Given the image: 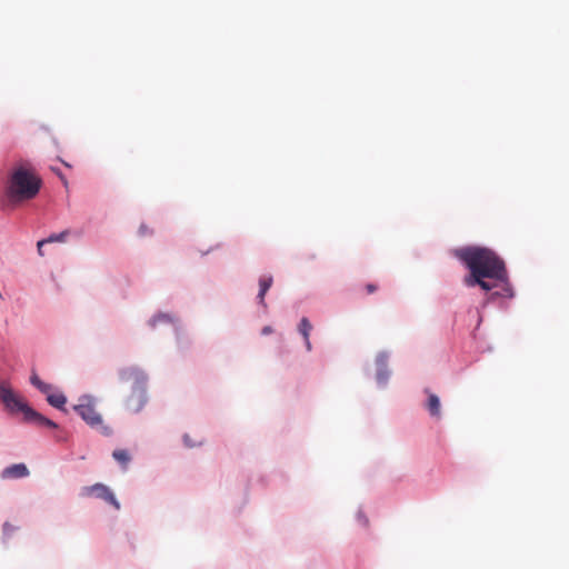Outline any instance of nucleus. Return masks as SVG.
I'll use <instances>...</instances> for the list:
<instances>
[{
  "mask_svg": "<svg viewBox=\"0 0 569 569\" xmlns=\"http://www.w3.org/2000/svg\"><path fill=\"white\" fill-rule=\"evenodd\" d=\"M456 256L470 270V274L463 280L466 287L479 286L483 291H490L492 286L485 279H496L506 283L505 296L512 297L511 288L507 282L506 263L495 251L485 247H465L457 250Z\"/></svg>",
  "mask_w": 569,
  "mask_h": 569,
  "instance_id": "nucleus-1",
  "label": "nucleus"
},
{
  "mask_svg": "<svg viewBox=\"0 0 569 569\" xmlns=\"http://www.w3.org/2000/svg\"><path fill=\"white\" fill-rule=\"evenodd\" d=\"M40 187V177L30 167L20 166L12 170L6 194L12 202L31 200L39 193Z\"/></svg>",
  "mask_w": 569,
  "mask_h": 569,
  "instance_id": "nucleus-2",
  "label": "nucleus"
},
{
  "mask_svg": "<svg viewBox=\"0 0 569 569\" xmlns=\"http://www.w3.org/2000/svg\"><path fill=\"white\" fill-rule=\"evenodd\" d=\"M0 400L6 410L11 413H22L23 420L46 426L51 429L57 428V423L44 416L37 412L22 399L21 396L16 395L12 389L0 385Z\"/></svg>",
  "mask_w": 569,
  "mask_h": 569,
  "instance_id": "nucleus-3",
  "label": "nucleus"
},
{
  "mask_svg": "<svg viewBox=\"0 0 569 569\" xmlns=\"http://www.w3.org/2000/svg\"><path fill=\"white\" fill-rule=\"evenodd\" d=\"M76 413L80 415L83 421L92 429L109 437L112 432L110 427L103 425L102 416L96 410V400L91 396H81L78 403L73 406Z\"/></svg>",
  "mask_w": 569,
  "mask_h": 569,
  "instance_id": "nucleus-4",
  "label": "nucleus"
},
{
  "mask_svg": "<svg viewBox=\"0 0 569 569\" xmlns=\"http://www.w3.org/2000/svg\"><path fill=\"white\" fill-rule=\"evenodd\" d=\"M80 496L82 498H98L104 502L110 503L114 509H120V503L110 488L103 483H93L81 488Z\"/></svg>",
  "mask_w": 569,
  "mask_h": 569,
  "instance_id": "nucleus-5",
  "label": "nucleus"
},
{
  "mask_svg": "<svg viewBox=\"0 0 569 569\" xmlns=\"http://www.w3.org/2000/svg\"><path fill=\"white\" fill-rule=\"evenodd\" d=\"M120 380L122 381H133L136 389H138L139 405L137 407V411L140 410L141 406L146 402L144 390L141 387L146 382L144 373L136 367L124 368L119 373Z\"/></svg>",
  "mask_w": 569,
  "mask_h": 569,
  "instance_id": "nucleus-6",
  "label": "nucleus"
},
{
  "mask_svg": "<svg viewBox=\"0 0 569 569\" xmlns=\"http://www.w3.org/2000/svg\"><path fill=\"white\" fill-rule=\"evenodd\" d=\"M29 468L24 463H14L10 467H4L1 472L2 479H19L29 477Z\"/></svg>",
  "mask_w": 569,
  "mask_h": 569,
  "instance_id": "nucleus-7",
  "label": "nucleus"
},
{
  "mask_svg": "<svg viewBox=\"0 0 569 569\" xmlns=\"http://www.w3.org/2000/svg\"><path fill=\"white\" fill-rule=\"evenodd\" d=\"M426 393L428 397L426 403L428 413L436 419H441V401L439 400V397L429 391V389H426Z\"/></svg>",
  "mask_w": 569,
  "mask_h": 569,
  "instance_id": "nucleus-8",
  "label": "nucleus"
},
{
  "mask_svg": "<svg viewBox=\"0 0 569 569\" xmlns=\"http://www.w3.org/2000/svg\"><path fill=\"white\" fill-rule=\"evenodd\" d=\"M312 326L308 318H301L299 323V332L303 338V341H306L307 350H311V342H310V332H311Z\"/></svg>",
  "mask_w": 569,
  "mask_h": 569,
  "instance_id": "nucleus-9",
  "label": "nucleus"
},
{
  "mask_svg": "<svg viewBox=\"0 0 569 569\" xmlns=\"http://www.w3.org/2000/svg\"><path fill=\"white\" fill-rule=\"evenodd\" d=\"M47 395V401L49 405L63 410L64 406L67 403V398L63 393H46Z\"/></svg>",
  "mask_w": 569,
  "mask_h": 569,
  "instance_id": "nucleus-10",
  "label": "nucleus"
},
{
  "mask_svg": "<svg viewBox=\"0 0 569 569\" xmlns=\"http://www.w3.org/2000/svg\"><path fill=\"white\" fill-rule=\"evenodd\" d=\"M273 278L271 276L263 277L260 279V292H258V300H260V303L264 306V296L272 287Z\"/></svg>",
  "mask_w": 569,
  "mask_h": 569,
  "instance_id": "nucleus-11",
  "label": "nucleus"
},
{
  "mask_svg": "<svg viewBox=\"0 0 569 569\" xmlns=\"http://www.w3.org/2000/svg\"><path fill=\"white\" fill-rule=\"evenodd\" d=\"M30 382L33 387H36L42 393H49L51 390V386L43 382L41 379H39L37 373L31 375Z\"/></svg>",
  "mask_w": 569,
  "mask_h": 569,
  "instance_id": "nucleus-12",
  "label": "nucleus"
},
{
  "mask_svg": "<svg viewBox=\"0 0 569 569\" xmlns=\"http://www.w3.org/2000/svg\"><path fill=\"white\" fill-rule=\"evenodd\" d=\"M112 457L117 460L122 467H127L130 461V455L127 450L118 449L112 451Z\"/></svg>",
  "mask_w": 569,
  "mask_h": 569,
  "instance_id": "nucleus-13",
  "label": "nucleus"
},
{
  "mask_svg": "<svg viewBox=\"0 0 569 569\" xmlns=\"http://www.w3.org/2000/svg\"><path fill=\"white\" fill-rule=\"evenodd\" d=\"M69 234V231H60L59 233H54L46 238L47 243H53V242H64L67 237Z\"/></svg>",
  "mask_w": 569,
  "mask_h": 569,
  "instance_id": "nucleus-14",
  "label": "nucleus"
},
{
  "mask_svg": "<svg viewBox=\"0 0 569 569\" xmlns=\"http://www.w3.org/2000/svg\"><path fill=\"white\" fill-rule=\"evenodd\" d=\"M376 363L379 366V372H378V381L385 382L386 381V373L383 371L386 366V358L385 356H379L378 359H376Z\"/></svg>",
  "mask_w": 569,
  "mask_h": 569,
  "instance_id": "nucleus-15",
  "label": "nucleus"
},
{
  "mask_svg": "<svg viewBox=\"0 0 569 569\" xmlns=\"http://www.w3.org/2000/svg\"><path fill=\"white\" fill-rule=\"evenodd\" d=\"M164 320H168V317L166 315H158L150 319L149 325L154 327L157 322Z\"/></svg>",
  "mask_w": 569,
  "mask_h": 569,
  "instance_id": "nucleus-16",
  "label": "nucleus"
},
{
  "mask_svg": "<svg viewBox=\"0 0 569 569\" xmlns=\"http://www.w3.org/2000/svg\"><path fill=\"white\" fill-rule=\"evenodd\" d=\"M150 233H151V231L148 229L147 224L141 223L140 227H139V234L141 237H144V236L150 234Z\"/></svg>",
  "mask_w": 569,
  "mask_h": 569,
  "instance_id": "nucleus-17",
  "label": "nucleus"
},
{
  "mask_svg": "<svg viewBox=\"0 0 569 569\" xmlns=\"http://www.w3.org/2000/svg\"><path fill=\"white\" fill-rule=\"evenodd\" d=\"M14 531V527L10 522H4L3 532L4 535H10Z\"/></svg>",
  "mask_w": 569,
  "mask_h": 569,
  "instance_id": "nucleus-18",
  "label": "nucleus"
},
{
  "mask_svg": "<svg viewBox=\"0 0 569 569\" xmlns=\"http://www.w3.org/2000/svg\"><path fill=\"white\" fill-rule=\"evenodd\" d=\"M183 442H184V446L190 447V448H192L197 445L196 442L191 441V438L189 435L183 436Z\"/></svg>",
  "mask_w": 569,
  "mask_h": 569,
  "instance_id": "nucleus-19",
  "label": "nucleus"
},
{
  "mask_svg": "<svg viewBox=\"0 0 569 569\" xmlns=\"http://www.w3.org/2000/svg\"><path fill=\"white\" fill-rule=\"evenodd\" d=\"M365 290L367 295H372L376 292L377 287L373 283H369L368 286L365 287Z\"/></svg>",
  "mask_w": 569,
  "mask_h": 569,
  "instance_id": "nucleus-20",
  "label": "nucleus"
},
{
  "mask_svg": "<svg viewBox=\"0 0 569 569\" xmlns=\"http://www.w3.org/2000/svg\"><path fill=\"white\" fill-rule=\"evenodd\" d=\"M44 244H47V242H46V240H44V239H41V240H39V241H38L37 248H38V253H39L40 256H42V254H43V253H42V247H43Z\"/></svg>",
  "mask_w": 569,
  "mask_h": 569,
  "instance_id": "nucleus-21",
  "label": "nucleus"
},
{
  "mask_svg": "<svg viewBox=\"0 0 569 569\" xmlns=\"http://www.w3.org/2000/svg\"><path fill=\"white\" fill-rule=\"evenodd\" d=\"M272 333V328L270 326H264L262 328V335H271Z\"/></svg>",
  "mask_w": 569,
  "mask_h": 569,
  "instance_id": "nucleus-22",
  "label": "nucleus"
}]
</instances>
